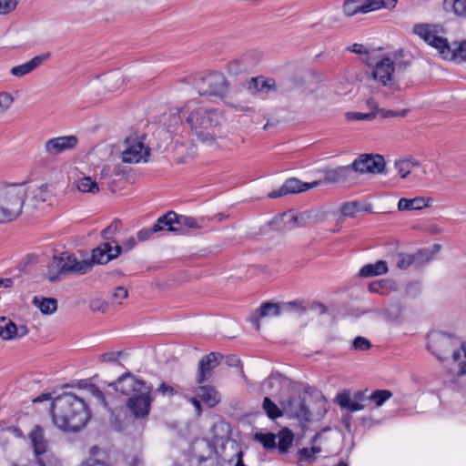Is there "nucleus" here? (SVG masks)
I'll use <instances>...</instances> for the list:
<instances>
[{
    "instance_id": "f257e3e1",
    "label": "nucleus",
    "mask_w": 466,
    "mask_h": 466,
    "mask_svg": "<svg viewBox=\"0 0 466 466\" xmlns=\"http://www.w3.org/2000/svg\"><path fill=\"white\" fill-rule=\"evenodd\" d=\"M51 416L59 430L77 432L87 424L91 412L84 399L73 393H64L53 400Z\"/></svg>"
},
{
    "instance_id": "f03ea898",
    "label": "nucleus",
    "mask_w": 466,
    "mask_h": 466,
    "mask_svg": "<svg viewBox=\"0 0 466 466\" xmlns=\"http://www.w3.org/2000/svg\"><path fill=\"white\" fill-rule=\"evenodd\" d=\"M412 32L434 47L443 59L451 61H466V41L460 43L458 47L451 48L448 39L443 36L446 30L439 24H416Z\"/></svg>"
},
{
    "instance_id": "7ed1b4c3",
    "label": "nucleus",
    "mask_w": 466,
    "mask_h": 466,
    "mask_svg": "<svg viewBox=\"0 0 466 466\" xmlns=\"http://www.w3.org/2000/svg\"><path fill=\"white\" fill-rule=\"evenodd\" d=\"M223 118L222 114L217 109H209L199 106L190 112L187 117V123L200 142L212 145L215 142V134L211 131L218 127Z\"/></svg>"
},
{
    "instance_id": "20e7f679",
    "label": "nucleus",
    "mask_w": 466,
    "mask_h": 466,
    "mask_svg": "<svg viewBox=\"0 0 466 466\" xmlns=\"http://www.w3.org/2000/svg\"><path fill=\"white\" fill-rule=\"evenodd\" d=\"M92 269V263L88 259L77 260L74 254L63 252L59 257L55 256L48 267L47 279L50 282L59 280L61 275L86 274Z\"/></svg>"
},
{
    "instance_id": "39448f33",
    "label": "nucleus",
    "mask_w": 466,
    "mask_h": 466,
    "mask_svg": "<svg viewBox=\"0 0 466 466\" xmlns=\"http://www.w3.org/2000/svg\"><path fill=\"white\" fill-rule=\"evenodd\" d=\"M193 86L200 96L223 97L228 92V82L220 72L199 74L194 78Z\"/></svg>"
},
{
    "instance_id": "423d86ee",
    "label": "nucleus",
    "mask_w": 466,
    "mask_h": 466,
    "mask_svg": "<svg viewBox=\"0 0 466 466\" xmlns=\"http://www.w3.org/2000/svg\"><path fill=\"white\" fill-rule=\"evenodd\" d=\"M25 197L26 190L23 184L0 185V202H3L12 220L22 213Z\"/></svg>"
},
{
    "instance_id": "0eeeda50",
    "label": "nucleus",
    "mask_w": 466,
    "mask_h": 466,
    "mask_svg": "<svg viewBox=\"0 0 466 466\" xmlns=\"http://www.w3.org/2000/svg\"><path fill=\"white\" fill-rule=\"evenodd\" d=\"M366 64L371 67L370 78L383 86H392L395 81L394 61L390 57H383L373 63L368 56Z\"/></svg>"
},
{
    "instance_id": "6e6552de",
    "label": "nucleus",
    "mask_w": 466,
    "mask_h": 466,
    "mask_svg": "<svg viewBox=\"0 0 466 466\" xmlns=\"http://www.w3.org/2000/svg\"><path fill=\"white\" fill-rule=\"evenodd\" d=\"M116 391L121 392L124 395H129L131 392H139L147 390V392L153 391V385L144 380L136 378L129 371L121 375L116 381L109 384Z\"/></svg>"
},
{
    "instance_id": "1a4fd4ad",
    "label": "nucleus",
    "mask_w": 466,
    "mask_h": 466,
    "mask_svg": "<svg viewBox=\"0 0 466 466\" xmlns=\"http://www.w3.org/2000/svg\"><path fill=\"white\" fill-rule=\"evenodd\" d=\"M281 307L283 308H297L301 313L306 312V309L301 306V303L297 301H291L289 303H273L265 302L257 309L256 313L250 317V321L255 326L256 329H260L259 319L265 317H275L279 316L281 312Z\"/></svg>"
},
{
    "instance_id": "9d476101",
    "label": "nucleus",
    "mask_w": 466,
    "mask_h": 466,
    "mask_svg": "<svg viewBox=\"0 0 466 466\" xmlns=\"http://www.w3.org/2000/svg\"><path fill=\"white\" fill-rule=\"evenodd\" d=\"M151 394L152 392L142 390L139 391V394H135L127 399V408L135 418L144 419L147 417L153 401Z\"/></svg>"
},
{
    "instance_id": "9b49d317",
    "label": "nucleus",
    "mask_w": 466,
    "mask_h": 466,
    "mask_svg": "<svg viewBox=\"0 0 466 466\" xmlns=\"http://www.w3.org/2000/svg\"><path fill=\"white\" fill-rule=\"evenodd\" d=\"M150 156V149L142 141L137 139H126V148L122 151V161L125 163L147 162Z\"/></svg>"
},
{
    "instance_id": "f8f14e48",
    "label": "nucleus",
    "mask_w": 466,
    "mask_h": 466,
    "mask_svg": "<svg viewBox=\"0 0 466 466\" xmlns=\"http://www.w3.org/2000/svg\"><path fill=\"white\" fill-rule=\"evenodd\" d=\"M78 143V138L74 135L62 136L47 139L44 144V151L49 157L74 149Z\"/></svg>"
},
{
    "instance_id": "ddd939ff",
    "label": "nucleus",
    "mask_w": 466,
    "mask_h": 466,
    "mask_svg": "<svg viewBox=\"0 0 466 466\" xmlns=\"http://www.w3.org/2000/svg\"><path fill=\"white\" fill-rule=\"evenodd\" d=\"M283 411L291 418L309 421L311 413L308 409L305 399L300 394L292 395L281 402Z\"/></svg>"
},
{
    "instance_id": "4468645a",
    "label": "nucleus",
    "mask_w": 466,
    "mask_h": 466,
    "mask_svg": "<svg viewBox=\"0 0 466 466\" xmlns=\"http://www.w3.org/2000/svg\"><path fill=\"white\" fill-rule=\"evenodd\" d=\"M355 173H381L385 167V160L380 155H361L352 163Z\"/></svg>"
},
{
    "instance_id": "2eb2a0df",
    "label": "nucleus",
    "mask_w": 466,
    "mask_h": 466,
    "mask_svg": "<svg viewBox=\"0 0 466 466\" xmlns=\"http://www.w3.org/2000/svg\"><path fill=\"white\" fill-rule=\"evenodd\" d=\"M321 185V181H313L311 183L302 182L299 178L290 177L278 190L268 193V198H276L287 194H296L317 187Z\"/></svg>"
},
{
    "instance_id": "dca6fc26",
    "label": "nucleus",
    "mask_w": 466,
    "mask_h": 466,
    "mask_svg": "<svg viewBox=\"0 0 466 466\" xmlns=\"http://www.w3.org/2000/svg\"><path fill=\"white\" fill-rule=\"evenodd\" d=\"M122 253V248L119 244L113 240L112 242H105L96 247L92 251L91 263L106 264L112 259L116 258Z\"/></svg>"
},
{
    "instance_id": "f3484780",
    "label": "nucleus",
    "mask_w": 466,
    "mask_h": 466,
    "mask_svg": "<svg viewBox=\"0 0 466 466\" xmlns=\"http://www.w3.org/2000/svg\"><path fill=\"white\" fill-rule=\"evenodd\" d=\"M308 218H309V215L307 212L301 213L298 216L290 213H284L276 217L270 222V226L272 228L279 231L290 230L296 227H306Z\"/></svg>"
},
{
    "instance_id": "a211bd4d",
    "label": "nucleus",
    "mask_w": 466,
    "mask_h": 466,
    "mask_svg": "<svg viewBox=\"0 0 466 466\" xmlns=\"http://www.w3.org/2000/svg\"><path fill=\"white\" fill-rule=\"evenodd\" d=\"M356 178L357 175L352 164H350L348 166L338 167L334 169L325 170L324 177L318 181H321V184L349 183L354 181Z\"/></svg>"
},
{
    "instance_id": "6ab92c4d",
    "label": "nucleus",
    "mask_w": 466,
    "mask_h": 466,
    "mask_svg": "<svg viewBox=\"0 0 466 466\" xmlns=\"http://www.w3.org/2000/svg\"><path fill=\"white\" fill-rule=\"evenodd\" d=\"M223 358V355L218 352H211L204 356L198 362L197 382L202 384L208 380L211 377L212 370L219 365Z\"/></svg>"
},
{
    "instance_id": "aec40b11",
    "label": "nucleus",
    "mask_w": 466,
    "mask_h": 466,
    "mask_svg": "<svg viewBox=\"0 0 466 466\" xmlns=\"http://www.w3.org/2000/svg\"><path fill=\"white\" fill-rule=\"evenodd\" d=\"M49 57L50 53H44L42 55L34 56L32 59L24 64L13 66L10 69V74L15 77H23L35 71L45 61L49 59Z\"/></svg>"
},
{
    "instance_id": "412c9836",
    "label": "nucleus",
    "mask_w": 466,
    "mask_h": 466,
    "mask_svg": "<svg viewBox=\"0 0 466 466\" xmlns=\"http://www.w3.org/2000/svg\"><path fill=\"white\" fill-rule=\"evenodd\" d=\"M158 218L162 226V230L175 232L180 235L187 234V230L182 224L183 215H178L174 211H168Z\"/></svg>"
},
{
    "instance_id": "4be33fe9",
    "label": "nucleus",
    "mask_w": 466,
    "mask_h": 466,
    "mask_svg": "<svg viewBox=\"0 0 466 466\" xmlns=\"http://www.w3.org/2000/svg\"><path fill=\"white\" fill-rule=\"evenodd\" d=\"M451 344L452 339L450 336L438 334L431 339L427 348L439 360L443 361L445 360L443 355L449 351L448 348Z\"/></svg>"
},
{
    "instance_id": "5701e85b",
    "label": "nucleus",
    "mask_w": 466,
    "mask_h": 466,
    "mask_svg": "<svg viewBox=\"0 0 466 466\" xmlns=\"http://www.w3.org/2000/svg\"><path fill=\"white\" fill-rule=\"evenodd\" d=\"M247 88L254 95H268L269 92L276 91V82L273 78H265L260 76L250 78L247 82Z\"/></svg>"
},
{
    "instance_id": "b1692460",
    "label": "nucleus",
    "mask_w": 466,
    "mask_h": 466,
    "mask_svg": "<svg viewBox=\"0 0 466 466\" xmlns=\"http://www.w3.org/2000/svg\"><path fill=\"white\" fill-rule=\"evenodd\" d=\"M432 258V253L428 250H420L414 255H410L406 253H398L395 256L396 266L400 269L408 268L412 263L417 260L420 261H429Z\"/></svg>"
},
{
    "instance_id": "393cba45",
    "label": "nucleus",
    "mask_w": 466,
    "mask_h": 466,
    "mask_svg": "<svg viewBox=\"0 0 466 466\" xmlns=\"http://www.w3.org/2000/svg\"><path fill=\"white\" fill-rule=\"evenodd\" d=\"M30 439L34 447L35 453L37 456L36 466H46L43 460L38 456L44 454L47 449V441L44 438L43 429L36 425L30 433Z\"/></svg>"
},
{
    "instance_id": "a878e982",
    "label": "nucleus",
    "mask_w": 466,
    "mask_h": 466,
    "mask_svg": "<svg viewBox=\"0 0 466 466\" xmlns=\"http://www.w3.org/2000/svg\"><path fill=\"white\" fill-rule=\"evenodd\" d=\"M341 217L343 218H354L359 212H372V205L369 203H362L359 201H349L342 204L340 208Z\"/></svg>"
},
{
    "instance_id": "bb28decb",
    "label": "nucleus",
    "mask_w": 466,
    "mask_h": 466,
    "mask_svg": "<svg viewBox=\"0 0 466 466\" xmlns=\"http://www.w3.org/2000/svg\"><path fill=\"white\" fill-rule=\"evenodd\" d=\"M389 271L388 263L385 260H378L375 263L364 265L359 271L361 278H372L386 274Z\"/></svg>"
},
{
    "instance_id": "cd10ccee",
    "label": "nucleus",
    "mask_w": 466,
    "mask_h": 466,
    "mask_svg": "<svg viewBox=\"0 0 466 466\" xmlns=\"http://www.w3.org/2000/svg\"><path fill=\"white\" fill-rule=\"evenodd\" d=\"M197 395L210 408L215 407L220 400L218 392L211 386H199Z\"/></svg>"
},
{
    "instance_id": "c85d7f7f",
    "label": "nucleus",
    "mask_w": 466,
    "mask_h": 466,
    "mask_svg": "<svg viewBox=\"0 0 466 466\" xmlns=\"http://www.w3.org/2000/svg\"><path fill=\"white\" fill-rule=\"evenodd\" d=\"M430 198L426 199L422 197H417L411 199L402 198L398 202V209L405 210H420L430 206Z\"/></svg>"
},
{
    "instance_id": "c756f323",
    "label": "nucleus",
    "mask_w": 466,
    "mask_h": 466,
    "mask_svg": "<svg viewBox=\"0 0 466 466\" xmlns=\"http://www.w3.org/2000/svg\"><path fill=\"white\" fill-rule=\"evenodd\" d=\"M276 436L279 439L277 442L279 452L282 454L287 453L294 440L293 432L289 429L284 428Z\"/></svg>"
},
{
    "instance_id": "7c9ffc66",
    "label": "nucleus",
    "mask_w": 466,
    "mask_h": 466,
    "mask_svg": "<svg viewBox=\"0 0 466 466\" xmlns=\"http://www.w3.org/2000/svg\"><path fill=\"white\" fill-rule=\"evenodd\" d=\"M33 304L46 315L52 314L57 309V300L53 298H41L35 296Z\"/></svg>"
},
{
    "instance_id": "2f4dec72",
    "label": "nucleus",
    "mask_w": 466,
    "mask_h": 466,
    "mask_svg": "<svg viewBox=\"0 0 466 466\" xmlns=\"http://www.w3.org/2000/svg\"><path fill=\"white\" fill-rule=\"evenodd\" d=\"M339 405L343 408L347 409L350 412L361 410L364 409V405L360 404L357 400H352L350 397V395L346 392L339 394L337 397Z\"/></svg>"
},
{
    "instance_id": "473e14b6",
    "label": "nucleus",
    "mask_w": 466,
    "mask_h": 466,
    "mask_svg": "<svg viewBox=\"0 0 466 466\" xmlns=\"http://www.w3.org/2000/svg\"><path fill=\"white\" fill-rule=\"evenodd\" d=\"M342 12L345 16L350 17L357 14H363L361 0H345L342 5Z\"/></svg>"
},
{
    "instance_id": "72a5a7b5",
    "label": "nucleus",
    "mask_w": 466,
    "mask_h": 466,
    "mask_svg": "<svg viewBox=\"0 0 466 466\" xmlns=\"http://www.w3.org/2000/svg\"><path fill=\"white\" fill-rule=\"evenodd\" d=\"M443 8L453 11L457 15L466 16V0H444Z\"/></svg>"
},
{
    "instance_id": "f704fd0d",
    "label": "nucleus",
    "mask_w": 466,
    "mask_h": 466,
    "mask_svg": "<svg viewBox=\"0 0 466 466\" xmlns=\"http://www.w3.org/2000/svg\"><path fill=\"white\" fill-rule=\"evenodd\" d=\"M262 408L265 410L267 416L271 420L278 419L283 415V411L268 397L264 398Z\"/></svg>"
},
{
    "instance_id": "c9c22d12",
    "label": "nucleus",
    "mask_w": 466,
    "mask_h": 466,
    "mask_svg": "<svg viewBox=\"0 0 466 466\" xmlns=\"http://www.w3.org/2000/svg\"><path fill=\"white\" fill-rule=\"evenodd\" d=\"M321 451L320 447L313 446L311 448H302L297 452V456L301 462H313L316 459L315 455Z\"/></svg>"
},
{
    "instance_id": "e433bc0d",
    "label": "nucleus",
    "mask_w": 466,
    "mask_h": 466,
    "mask_svg": "<svg viewBox=\"0 0 466 466\" xmlns=\"http://www.w3.org/2000/svg\"><path fill=\"white\" fill-rule=\"evenodd\" d=\"M277 436L272 432H258L255 434V440L262 444L265 449L273 450L277 448Z\"/></svg>"
},
{
    "instance_id": "4c0bfd02",
    "label": "nucleus",
    "mask_w": 466,
    "mask_h": 466,
    "mask_svg": "<svg viewBox=\"0 0 466 466\" xmlns=\"http://www.w3.org/2000/svg\"><path fill=\"white\" fill-rule=\"evenodd\" d=\"M391 397L392 392L389 390H376L371 392V394L368 397V400L374 402L376 407H380Z\"/></svg>"
},
{
    "instance_id": "58836bf2",
    "label": "nucleus",
    "mask_w": 466,
    "mask_h": 466,
    "mask_svg": "<svg viewBox=\"0 0 466 466\" xmlns=\"http://www.w3.org/2000/svg\"><path fill=\"white\" fill-rule=\"evenodd\" d=\"M418 166L419 162L411 159H403L395 162V168L402 178L406 177L410 173L412 167Z\"/></svg>"
},
{
    "instance_id": "ea45409f",
    "label": "nucleus",
    "mask_w": 466,
    "mask_h": 466,
    "mask_svg": "<svg viewBox=\"0 0 466 466\" xmlns=\"http://www.w3.org/2000/svg\"><path fill=\"white\" fill-rule=\"evenodd\" d=\"M13 329L15 324L5 317H0V337L4 339H13Z\"/></svg>"
},
{
    "instance_id": "a19ab883",
    "label": "nucleus",
    "mask_w": 466,
    "mask_h": 466,
    "mask_svg": "<svg viewBox=\"0 0 466 466\" xmlns=\"http://www.w3.org/2000/svg\"><path fill=\"white\" fill-rule=\"evenodd\" d=\"M162 231V226L160 224L159 218H157V222L150 228H144L140 229L137 233V238L138 241H146L148 240L154 233H157Z\"/></svg>"
},
{
    "instance_id": "79ce46f5",
    "label": "nucleus",
    "mask_w": 466,
    "mask_h": 466,
    "mask_svg": "<svg viewBox=\"0 0 466 466\" xmlns=\"http://www.w3.org/2000/svg\"><path fill=\"white\" fill-rule=\"evenodd\" d=\"M77 188L81 192L96 193L99 191L98 185L90 177H85L77 182Z\"/></svg>"
},
{
    "instance_id": "37998d69",
    "label": "nucleus",
    "mask_w": 466,
    "mask_h": 466,
    "mask_svg": "<svg viewBox=\"0 0 466 466\" xmlns=\"http://www.w3.org/2000/svg\"><path fill=\"white\" fill-rule=\"evenodd\" d=\"M121 227H122V223L120 220L118 219H115L108 227H106V228H104L101 232V237L108 241V242H112L114 239H113V237L117 233L119 232V230L121 229Z\"/></svg>"
},
{
    "instance_id": "c03bdc74",
    "label": "nucleus",
    "mask_w": 466,
    "mask_h": 466,
    "mask_svg": "<svg viewBox=\"0 0 466 466\" xmlns=\"http://www.w3.org/2000/svg\"><path fill=\"white\" fill-rule=\"evenodd\" d=\"M392 284L393 283L389 279L373 281L369 285V290L372 293L383 294V289L390 288Z\"/></svg>"
},
{
    "instance_id": "a18cd8bd",
    "label": "nucleus",
    "mask_w": 466,
    "mask_h": 466,
    "mask_svg": "<svg viewBox=\"0 0 466 466\" xmlns=\"http://www.w3.org/2000/svg\"><path fill=\"white\" fill-rule=\"evenodd\" d=\"M34 198L37 201L41 202H48L52 198V193L49 190V185L48 184H42L38 188L36 193L35 194Z\"/></svg>"
},
{
    "instance_id": "49530a36",
    "label": "nucleus",
    "mask_w": 466,
    "mask_h": 466,
    "mask_svg": "<svg viewBox=\"0 0 466 466\" xmlns=\"http://www.w3.org/2000/svg\"><path fill=\"white\" fill-rule=\"evenodd\" d=\"M15 98L12 94L8 92H1L0 93V113H4L8 110L12 104L14 103Z\"/></svg>"
},
{
    "instance_id": "de8ad7c7",
    "label": "nucleus",
    "mask_w": 466,
    "mask_h": 466,
    "mask_svg": "<svg viewBox=\"0 0 466 466\" xmlns=\"http://www.w3.org/2000/svg\"><path fill=\"white\" fill-rule=\"evenodd\" d=\"M352 347L356 350L365 351L370 349L371 343L366 338L358 336L353 339Z\"/></svg>"
},
{
    "instance_id": "09e8293b",
    "label": "nucleus",
    "mask_w": 466,
    "mask_h": 466,
    "mask_svg": "<svg viewBox=\"0 0 466 466\" xmlns=\"http://www.w3.org/2000/svg\"><path fill=\"white\" fill-rule=\"evenodd\" d=\"M346 116L349 120H372L376 116L375 112L360 113V112H348Z\"/></svg>"
},
{
    "instance_id": "8fccbe9b",
    "label": "nucleus",
    "mask_w": 466,
    "mask_h": 466,
    "mask_svg": "<svg viewBox=\"0 0 466 466\" xmlns=\"http://www.w3.org/2000/svg\"><path fill=\"white\" fill-rule=\"evenodd\" d=\"M17 0H0V14L5 15L15 9Z\"/></svg>"
},
{
    "instance_id": "3c124183",
    "label": "nucleus",
    "mask_w": 466,
    "mask_h": 466,
    "mask_svg": "<svg viewBox=\"0 0 466 466\" xmlns=\"http://www.w3.org/2000/svg\"><path fill=\"white\" fill-rule=\"evenodd\" d=\"M380 0H365L362 2L363 14L381 9Z\"/></svg>"
},
{
    "instance_id": "603ef678",
    "label": "nucleus",
    "mask_w": 466,
    "mask_h": 466,
    "mask_svg": "<svg viewBox=\"0 0 466 466\" xmlns=\"http://www.w3.org/2000/svg\"><path fill=\"white\" fill-rule=\"evenodd\" d=\"M157 392L163 395V396H174L177 394V390L175 389V387L166 383L162 382L158 388L157 389Z\"/></svg>"
},
{
    "instance_id": "864d4df0",
    "label": "nucleus",
    "mask_w": 466,
    "mask_h": 466,
    "mask_svg": "<svg viewBox=\"0 0 466 466\" xmlns=\"http://www.w3.org/2000/svg\"><path fill=\"white\" fill-rule=\"evenodd\" d=\"M124 354V351H112L101 354L99 360L101 362H117L118 358Z\"/></svg>"
},
{
    "instance_id": "5fc2aeb1",
    "label": "nucleus",
    "mask_w": 466,
    "mask_h": 466,
    "mask_svg": "<svg viewBox=\"0 0 466 466\" xmlns=\"http://www.w3.org/2000/svg\"><path fill=\"white\" fill-rule=\"evenodd\" d=\"M398 56H403V50L400 49L393 54L394 57V66L395 70H405L408 66H410V62L408 60L405 61H398Z\"/></svg>"
},
{
    "instance_id": "6e6d98bb",
    "label": "nucleus",
    "mask_w": 466,
    "mask_h": 466,
    "mask_svg": "<svg viewBox=\"0 0 466 466\" xmlns=\"http://www.w3.org/2000/svg\"><path fill=\"white\" fill-rule=\"evenodd\" d=\"M128 291L125 287H117L112 296L113 302L121 304V300L127 298Z\"/></svg>"
},
{
    "instance_id": "4d7b16f0",
    "label": "nucleus",
    "mask_w": 466,
    "mask_h": 466,
    "mask_svg": "<svg viewBox=\"0 0 466 466\" xmlns=\"http://www.w3.org/2000/svg\"><path fill=\"white\" fill-rule=\"evenodd\" d=\"M182 224L184 225V228L187 230V234L188 233L189 228H201L202 226L198 222V220L192 217H187L183 215Z\"/></svg>"
},
{
    "instance_id": "13d9d810",
    "label": "nucleus",
    "mask_w": 466,
    "mask_h": 466,
    "mask_svg": "<svg viewBox=\"0 0 466 466\" xmlns=\"http://www.w3.org/2000/svg\"><path fill=\"white\" fill-rule=\"evenodd\" d=\"M89 391L90 393L96 397L99 401L100 403L104 406V407H106L107 403H106V398H105V395L103 393L102 390H99L98 387H96V385H90L89 387Z\"/></svg>"
},
{
    "instance_id": "bf43d9fd",
    "label": "nucleus",
    "mask_w": 466,
    "mask_h": 466,
    "mask_svg": "<svg viewBox=\"0 0 466 466\" xmlns=\"http://www.w3.org/2000/svg\"><path fill=\"white\" fill-rule=\"evenodd\" d=\"M137 245V239L135 237H130L127 239L124 240L121 245H119L120 248H122V251L127 252L131 249H133Z\"/></svg>"
},
{
    "instance_id": "052dcab7",
    "label": "nucleus",
    "mask_w": 466,
    "mask_h": 466,
    "mask_svg": "<svg viewBox=\"0 0 466 466\" xmlns=\"http://www.w3.org/2000/svg\"><path fill=\"white\" fill-rule=\"evenodd\" d=\"M28 334V329L25 325L16 326L15 330L13 329V339L17 338H23Z\"/></svg>"
},
{
    "instance_id": "680f3d73",
    "label": "nucleus",
    "mask_w": 466,
    "mask_h": 466,
    "mask_svg": "<svg viewBox=\"0 0 466 466\" xmlns=\"http://www.w3.org/2000/svg\"><path fill=\"white\" fill-rule=\"evenodd\" d=\"M226 363L229 367H238L240 364V360L236 355H228L226 357Z\"/></svg>"
},
{
    "instance_id": "e2e57ef3",
    "label": "nucleus",
    "mask_w": 466,
    "mask_h": 466,
    "mask_svg": "<svg viewBox=\"0 0 466 466\" xmlns=\"http://www.w3.org/2000/svg\"><path fill=\"white\" fill-rule=\"evenodd\" d=\"M350 52L355 54H366L368 55V51L365 49L363 45L361 44H354L350 47L348 48Z\"/></svg>"
},
{
    "instance_id": "0e129e2a",
    "label": "nucleus",
    "mask_w": 466,
    "mask_h": 466,
    "mask_svg": "<svg viewBox=\"0 0 466 466\" xmlns=\"http://www.w3.org/2000/svg\"><path fill=\"white\" fill-rule=\"evenodd\" d=\"M3 202H0V223L12 221L11 217L5 212Z\"/></svg>"
},
{
    "instance_id": "69168bd1",
    "label": "nucleus",
    "mask_w": 466,
    "mask_h": 466,
    "mask_svg": "<svg viewBox=\"0 0 466 466\" xmlns=\"http://www.w3.org/2000/svg\"><path fill=\"white\" fill-rule=\"evenodd\" d=\"M283 380H284V377H283L280 373L276 372V373H272V374L268 377V380L266 381V383L272 384V382H273L274 380H275V381H277V382H279V383H281Z\"/></svg>"
},
{
    "instance_id": "338daca9",
    "label": "nucleus",
    "mask_w": 466,
    "mask_h": 466,
    "mask_svg": "<svg viewBox=\"0 0 466 466\" xmlns=\"http://www.w3.org/2000/svg\"><path fill=\"white\" fill-rule=\"evenodd\" d=\"M381 2V8H386V9H392L396 6L397 5V0H380Z\"/></svg>"
},
{
    "instance_id": "774afa93",
    "label": "nucleus",
    "mask_w": 466,
    "mask_h": 466,
    "mask_svg": "<svg viewBox=\"0 0 466 466\" xmlns=\"http://www.w3.org/2000/svg\"><path fill=\"white\" fill-rule=\"evenodd\" d=\"M378 114H380L383 118L395 117L397 115L393 110H387L384 108L379 109Z\"/></svg>"
}]
</instances>
